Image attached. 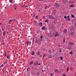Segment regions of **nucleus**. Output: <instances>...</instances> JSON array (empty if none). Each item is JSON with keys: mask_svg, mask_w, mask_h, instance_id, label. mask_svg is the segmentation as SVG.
Wrapping results in <instances>:
<instances>
[{"mask_svg": "<svg viewBox=\"0 0 76 76\" xmlns=\"http://www.w3.org/2000/svg\"><path fill=\"white\" fill-rule=\"evenodd\" d=\"M55 6L56 7H60V5L57 3H55L54 4Z\"/></svg>", "mask_w": 76, "mask_h": 76, "instance_id": "nucleus-1", "label": "nucleus"}, {"mask_svg": "<svg viewBox=\"0 0 76 76\" xmlns=\"http://www.w3.org/2000/svg\"><path fill=\"white\" fill-rule=\"evenodd\" d=\"M48 18L49 19H54V17L51 15H49Z\"/></svg>", "mask_w": 76, "mask_h": 76, "instance_id": "nucleus-2", "label": "nucleus"}, {"mask_svg": "<svg viewBox=\"0 0 76 76\" xmlns=\"http://www.w3.org/2000/svg\"><path fill=\"white\" fill-rule=\"evenodd\" d=\"M53 34H54V35L55 37H57V36H58V35H59L58 34V32L55 33H53Z\"/></svg>", "mask_w": 76, "mask_h": 76, "instance_id": "nucleus-3", "label": "nucleus"}, {"mask_svg": "<svg viewBox=\"0 0 76 76\" xmlns=\"http://www.w3.org/2000/svg\"><path fill=\"white\" fill-rule=\"evenodd\" d=\"M74 34H75V33L74 32H72L70 33V34H69V35H72V36H73Z\"/></svg>", "mask_w": 76, "mask_h": 76, "instance_id": "nucleus-4", "label": "nucleus"}, {"mask_svg": "<svg viewBox=\"0 0 76 76\" xmlns=\"http://www.w3.org/2000/svg\"><path fill=\"white\" fill-rule=\"evenodd\" d=\"M52 57V56L51 55H49L48 56V58H51Z\"/></svg>", "mask_w": 76, "mask_h": 76, "instance_id": "nucleus-5", "label": "nucleus"}, {"mask_svg": "<svg viewBox=\"0 0 76 76\" xmlns=\"http://www.w3.org/2000/svg\"><path fill=\"white\" fill-rule=\"evenodd\" d=\"M64 32L65 34H66L67 32V29H65L64 30Z\"/></svg>", "mask_w": 76, "mask_h": 76, "instance_id": "nucleus-6", "label": "nucleus"}, {"mask_svg": "<svg viewBox=\"0 0 76 76\" xmlns=\"http://www.w3.org/2000/svg\"><path fill=\"white\" fill-rule=\"evenodd\" d=\"M54 72H55V73H58V70L56 69L54 70Z\"/></svg>", "mask_w": 76, "mask_h": 76, "instance_id": "nucleus-7", "label": "nucleus"}, {"mask_svg": "<svg viewBox=\"0 0 76 76\" xmlns=\"http://www.w3.org/2000/svg\"><path fill=\"white\" fill-rule=\"evenodd\" d=\"M36 62H37V63L36 64H37L38 65V64L39 66L40 65H41V63H39L38 62V61L37 60L36 61Z\"/></svg>", "mask_w": 76, "mask_h": 76, "instance_id": "nucleus-8", "label": "nucleus"}, {"mask_svg": "<svg viewBox=\"0 0 76 76\" xmlns=\"http://www.w3.org/2000/svg\"><path fill=\"white\" fill-rule=\"evenodd\" d=\"M63 3H66L67 2V1L66 0H63Z\"/></svg>", "mask_w": 76, "mask_h": 76, "instance_id": "nucleus-9", "label": "nucleus"}, {"mask_svg": "<svg viewBox=\"0 0 76 76\" xmlns=\"http://www.w3.org/2000/svg\"><path fill=\"white\" fill-rule=\"evenodd\" d=\"M12 21H13V20L11 19L9 21V23H11Z\"/></svg>", "mask_w": 76, "mask_h": 76, "instance_id": "nucleus-10", "label": "nucleus"}, {"mask_svg": "<svg viewBox=\"0 0 76 76\" xmlns=\"http://www.w3.org/2000/svg\"><path fill=\"white\" fill-rule=\"evenodd\" d=\"M45 22H47V23H48V22H49V20H48L46 19V20L45 21Z\"/></svg>", "mask_w": 76, "mask_h": 76, "instance_id": "nucleus-11", "label": "nucleus"}, {"mask_svg": "<svg viewBox=\"0 0 76 76\" xmlns=\"http://www.w3.org/2000/svg\"><path fill=\"white\" fill-rule=\"evenodd\" d=\"M54 26V25L53 24H51L50 26V27L51 28H52V29H53V27Z\"/></svg>", "mask_w": 76, "mask_h": 76, "instance_id": "nucleus-12", "label": "nucleus"}, {"mask_svg": "<svg viewBox=\"0 0 76 76\" xmlns=\"http://www.w3.org/2000/svg\"><path fill=\"white\" fill-rule=\"evenodd\" d=\"M14 10H16V9H17V7L15 5L14 6Z\"/></svg>", "mask_w": 76, "mask_h": 76, "instance_id": "nucleus-13", "label": "nucleus"}, {"mask_svg": "<svg viewBox=\"0 0 76 76\" xmlns=\"http://www.w3.org/2000/svg\"><path fill=\"white\" fill-rule=\"evenodd\" d=\"M3 35L4 36H5V35H6V32H5V31H4L3 33Z\"/></svg>", "mask_w": 76, "mask_h": 76, "instance_id": "nucleus-14", "label": "nucleus"}, {"mask_svg": "<svg viewBox=\"0 0 76 76\" xmlns=\"http://www.w3.org/2000/svg\"><path fill=\"white\" fill-rule=\"evenodd\" d=\"M39 24L41 26H42V23L40 22L39 23Z\"/></svg>", "mask_w": 76, "mask_h": 76, "instance_id": "nucleus-15", "label": "nucleus"}, {"mask_svg": "<svg viewBox=\"0 0 76 76\" xmlns=\"http://www.w3.org/2000/svg\"><path fill=\"white\" fill-rule=\"evenodd\" d=\"M56 10L55 9L53 11V14L56 13Z\"/></svg>", "mask_w": 76, "mask_h": 76, "instance_id": "nucleus-16", "label": "nucleus"}, {"mask_svg": "<svg viewBox=\"0 0 76 76\" xmlns=\"http://www.w3.org/2000/svg\"><path fill=\"white\" fill-rule=\"evenodd\" d=\"M69 7H74V5L71 4V5H69Z\"/></svg>", "mask_w": 76, "mask_h": 76, "instance_id": "nucleus-17", "label": "nucleus"}, {"mask_svg": "<svg viewBox=\"0 0 76 76\" xmlns=\"http://www.w3.org/2000/svg\"><path fill=\"white\" fill-rule=\"evenodd\" d=\"M67 18L68 19L69 21H70V20L69 19L70 18L69 17V16H67Z\"/></svg>", "mask_w": 76, "mask_h": 76, "instance_id": "nucleus-18", "label": "nucleus"}, {"mask_svg": "<svg viewBox=\"0 0 76 76\" xmlns=\"http://www.w3.org/2000/svg\"><path fill=\"white\" fill-rule=\"evenodd\" d=\"M36 41H35V42L37 43H38V42L39 41V40H37V39H36Z\"/></svg>", "mask_w": 76, "mask_h": 76, "instance_id": "nucleus-19", "label": "nucleus"}, {"mask_svg": "<svg viewBox=\"0 0 76 76\" xmlns=\"http://www.w3.org/2000/svg\"><path fill=\"white\" fill-rule=\"evenodd\" d=\"M59 58H61V60H63V57H59Z\"/></svg>", "mask_w": 76, "mask_h": 76, "instance_id": "nucleus-20", "label": "nucleus"}, {"mask_svg": "<svg viewBox=\"0 0 76 76\" xmlns=\"http://www.w3.org/2000/svg\"><path fill=\"white\" fill-rule=\"evenodd\" d=\"M45 27H42V30H44L45 29Z\"/></svg>", "mask_w": 76, "mask_h": 76, "instance_id": "nucleus-21", "label": "nucleus"}, {"mask_svg": "<svg viewBox=\"0 0 76 76\" xmlns=\"http://www.w3.org/2000/svg\"><path fill=\"white\" fill-rule=\"evenodd\" d=\"M32 53L31 55H34L35 54V52H34V51H32Z\"/></svg>", "mask_w": 76, "mask_h": 76, "instance_id": "nucleus-22", "label": "nucleus"}, {"mask_svg": "<svg viewBox=\"0 0 76 76\" xmlns=\"http://www.w3.org/2000/svg\"><path fill=\"white\" fill-rule=\"evenodd\" d=\"M69 67H68L66 69V71L69 72Z\"/></svg>", "mask_w": 76, "mask_h": 76, "instance_id": "nucleus-23", "label": "nucleus"}, {"mask_svg": "<svg viewBox=\"0 0 76 76\" xmlns=\"http://www.w3.org/2000/svg\"><path fill=\"white\" fill-rule=\"evenodd\" d=\"M70 44L71 45H74V43H72V42H70Z\"/></svg>", "mask_w": 76, "mask_h": 76, "instance_id": "nucleus-24", "label": "nucleus"}, {"mask_svg": "<svg viewBox=\"0 0 76 76\" xmlns=\"http://www.w3.org/2000/svg\"><path fill=\"white\" fill-rule=\"evenodd\" d=\"M37 64L36 63H34V66H37Z\"/></svg>", "mask_w": 76, "mask_h": 76, "instance_id": "nucleus-25", "label": "nucleus"}, {"mask_svg": "<svg viewBox=\"0 0 76 76\" xmlns=\"http://www.w3.org/2000/svg\"><path fill=\"white\" fill-rule=\"evenodd\" d=\"M72 18H75V15H72Z\"/></svg>", "mask_w": 76, "mask_h": 76, "instance_id": "nucleus-26", "label": "nucleus"}, {"mask_svg": "<svg viewBox=\"0 0 76 76\" xmlns=\"http://www.w3.org/2000/svg\"><path fill=\"white\" fill-rule=\"evenodd\" d=\"M33 64V61H32L30 62V64Z\"/></svg>", "mask_w": 76, "mask_h": 76, "instance_id": "nucleus-27", "label": "nucleus"}, {"mask_svg": "<svg viewBox=\"0 0 76 76\" xmlns=\"http://www.w3.org/2000/svg\"><path fill=\"white\" fill-rule=\"evenodd\" d=\"M29 70H30V68H28L27 69V71H29Z\"/></svg>", "mask_w": 76, "mask_h": 76, "instance_id": "nucleus-28", "label": "nucleus"}, {"mask_svg": "<svg viewBox=\"0 0 76 76\" xmlns=\"http://www.w3.org/2000/svg\"><path fill=\"white\" fill-rule=\"evenodd\" d=\"M4 66V65L3 64H2L0 66V67H3Z\"/></svg>", "mask_w": 76, "mask_h": 76, "instance_id": "nucleus-29", "label": "nucleus"}, {"mask_svg": "<svg viewBox=\"0 0 76 76\" xmlns=\"http://www.w3.org/2000/svg\"><path fill=\"white\" fill-rule=\"evenodd\" d=\"M72 28H71V29H72V30H74V27L72 26Z\"/></svg>", "mask_w": 76, "mask_h": 76, "instance_id": "nucleus-30", "label": "nucleus"}, {"mask_svg": "<svg viewBox=\"0 0 76 76\" xmlns=\"http://www.w3.org/2000/svg\"><path fill=\"white\" fill-rule=\"evenodd\" d=\"M2 34V31H1V30H0V35H1V34Z\"/></svg>", "mask_w": 76, "mask_h": 76, "instance_id": "nucleus-31", "label": "nucleus"}, {"mask_svg": "<svg viewBox=\"0 0 76 76\" xmlns=\"http://www.w3.org/2000/svg\"><path fill=\"white\" fill-rule=\"evenodd\" d=\"M28 44L30 45V44H31V42L30 41H29V42H28Z\"/></svg>", "mask_w": 76, "mask_h": 76, "instance_id": "nucleus-32", "label": "nucleus"}, {"mask_svg": "<svg viewBox=\"0 0 76 76\" xmlns=\"http://www.w3.org/2000/svg\"><path fill=\"white\" fill-rule=\"evenodd\" d=\"M39 54H40V53L39 52V51L38 52H37V55H39Z\"/></svg>", "mask_w": 76, "mask_h": 76, "instance_id": "nucleus-33", "label": "nucleus"}, {"mask_svg": "<svg viewBox=\"0 0 76 76\" xmlns=\"http://www.w3.org/2000/svg\"><path fill=\"white\" fill-rule=\"evenodd\" d=\"M42 18H43V19H45V16H44Z\"/></svg>", "mask_w": 76, "mask_h": 76, "instance_id": "nucleus-34", "label": "nucleus"}, {"mask_svg": "<svg viewBox=\"0 0 76 76\" xmlns=\"http://www.w3.org/2000/svg\"><path fill=\"white\" fill-rule=\"evenodd\" d=\"M13 1V0H10V3H12Z\"/></svg>", "mask_w": 76, "mask_h": 76, "instance_id": "nucleus-35", "label": "nucleus"}, {"mask_svg": "<svg viewBox=\"0 0 76 76\" xmlns=\"http://www.w3.org/2000/svg\"><path fill=\"white\" fill-rule=\"evenodd\" d=\"M70 54H73V52H72V51H71V53H70Z\"/></svg>", "mask_w": 76, "mask_h": 76, "instance_id": "nucleus-36", "label": "nucleus"}, {"mask_svg": "<svg viewBox=\"0 0 76 76\" xmlns=\"http://www.w3.org/2000/svg\"><path fill=\"white\" fill-rule=\"evenodd\" d=\"M42 37H43L42 36H42H41V37H40V38H41V39H42Z\"/></svg>", "mask_w": 76, "mask_h": 76, "instance_id": "nucleus-37", "label": "nucleus"}, {"mask_svg": "<svg viewBox=\"0 0 76 76\" xmlns=\"http://www.w3.org/2000/svg\"><path fill=\"white\" fill-rule=\"evenodd\" d=\"M47 6H45V9H47Z\"/></svg>", "mask_w": 76, "mask_h": 76, "instance_id": "nucleus-38", "label": "nucleus"}, {"mask_svg": "<svg viewBox=\"0 0 76 76\" xmlns=\"http://www.w3.org/2000/svg\"><path fill=\"white\" fill-rule=\"evenodd\" d=\"M49 52H50V54H51V50H49Z\"/></svg>", "mask_w": 76, "mask_h": 76, "instance_id": "nucleus-39", "label": "nucleus"}, {"mask_svg": "<svg viewBox=\"0 0 76 76\" xmlns=\"http://www.w3.org/2000/svg\"><path fill=\"white\" fill-rule=\"evenodd\" d=\"M4 54L5 55V56H6V52H5V53Z\"/></svg>", "mask_w": 76, "mask_h": 76, "instance_id": "nucleus-40", "label": "nucleus"}, {"mask_svg": "<svg viewBox=\"0 0 76 76\" xmlns=\"http://www.w3.org/2000/svg\"><path fill=\"white\" fill-rule=\"evenodd\" d=\"M59 50H60L59 51V52H61V49L60 48L59 49Z\"/></svg>", "mask_w": 76, "mask_h": 76, "instance_id": "nucleus-41", "label": "nucleus"}, {"mask_svg": "<svg viewBox=\"0 0 76 76\" xmlns=\"http://www.w3.org/2000/svg\"><path fill=\"white\" fill-rule=\"evenodd\" d=\"M32 74H35V71H33L32 72Z\"/></svg>", "mask_w": 76, "mask_h": 76, "instance_id": "nucleus-42", "label": "nucleus"}, {"mask_svg": "<svg viewBox=\"0 0 76 76\" xmlns=\"http://www.w3.org/2000/svg\"><path fill=\"white\" fill-rule=\"evenodd\" d=\"M64 19H66V18H67V16H65L64 17Z\"/></svg>", "mask_w": 76, "mask_h": 76, "instance_id": "nucleus-43", "label": "nucleus"}, {"mask_svg": "<svg viewBox=\"0 0 76 76\" xmlns=\"http://www.w3.org/2000/svg\"><path fill=\"white\" fill-rule=\"evenodd\" d=\"M37 18H38V16H36L35 17V19H37Z\"/></svg>", "mask_w": 76, "mask_h": 76, "instance_id": "nucleus-44", "label": "nucleus"}, {"mask_svg": "<svg viewBox=\"0 0 76 76\" xmlns=\"http://www.w3.org/2000/svg\"><path fill=\"white\" fill-rule=\"evenodd\" d=\"M7 58H9V56H8V55H7Z\"/></svg>", "mask_w": 76, "mask_h": 76, "instance_id": "nucleus-45", "label": "nucleus"}, {"mask_svg": "<svg viewBox=\"0 0 76 76\" xmlns=\"http://www.w3.org/2000/svg\"><path fill=\"white\" fill-rule=\"evenodd\" d=\"M45 54H44L43 55V57H45Z\"/></svg>", "mask_w": 76, "mask_h": 76, "instance_id": "nucleus-46", "label": "nucleus"}, {"mask_svg": "<svg viewBox=\"0 0 76 76\" xmlns=\"http://www.w3.org/2000/svg\"><path fill=\"white\" fill-rule=\"evenodd\" d=\"M25 6V5H22V7H24Z\"/></svg>", "mask_w": 76, "mask_h": 76, "instance_id": "nucleus-47", "label": "nucleus"}, {"mask_svg": "<svg viewBox=\"0 0 76 76\" xmlns=\"http://www.w3.org/2000/svg\"><path fill=\"white\" fill-rule=\"evenodd\" d=\"M26 44H27V45H28V42H27Z\"/></svg>", "mask_w": 76, "mask_h": 76, "instance_id": "nucleus-48", "label": "nucleus"}, {"mask_svg": "<svg viewBox=\"0 0 76 76\" xmlns=\"http://www.w3.org/2000/svg\"><path fill=\"white\" fill-rule=\"evenodd\" d=\"M63 76H66V74H64L63 75Z\"/></svg>", "mask_w": 76, "mask_h": 76, "instance_id": "nucleus-49", "label": "nucleus"}, {"mask_svg": "<svg viewBox=\"0 0 76 76\" xmlns=\"http://www.w3.org/2000/svg\"><path fill=\"white\" fill-rule=\"evenodd\" d=\"M28 7V5H26V7Z\"/></svg>", "mask_w": 76, "mask_h": 76, "instance_id": "nucleus-50", "label": "nucleus"}, {"mask_svg": "<svg viewBox=\"0 0 76 76\" xmlns=\"http://www.w3.org/2000/svg\"><path fill=\"white\" fill-rule=\"evenodd\" d=\"M34 40H33V44H34Z\"/></svg>", "mask_w": 76, "mask_h": 76, "instance_id": "nucleus-51", "label": "nucleus"}, {"mask_svg": "<svg viewBox=\"0 0 76 76\" xmlns=\"http://www.w3.org/2000/svg\"><path fill=\"white\" fill-rule=\"evenodd\" d=\"M75 26H76V23H75Z\"/></svg>", "mask_w": 76, "mask_h": 76, "instance_id": "nucleus-52", "label": "nucleus"}, {"mask_svg": "<svg viewBox=\"0 0 76 76\" xmlns=\"http://www.w3.org/2000/svg\"><path fill=\"white\" fill-rule=\"evenodd\" d=\"M31 64H30L29 65V66L31 67Z\"/></svg>", "mask_w": 76, "mask_h": 76, "instance_id": "nucleus-53", "label": "nucleus"}, {"mask_svg": "<svg viewBox=\"0 0 76 76\" xmlns=\"http://www.w3.org/2000/svg\"><path fill=\"white\" fill-rule=\"evenodd\" d=\"M2 31H4V30L3 29V28H2Z\"/></svg>", "mask_w": 76, "mask_h": 76, "instance_id": "nucleus-54", "label": "nucleus"}, {"mask_svg": "<svg viewBox=\"0 0 76 76\" xmlns=\"http://www.w3.org/2000/svg\"><path fill=\"white\" fill-rule=\"evenodd\" d=\"M52 75H53V74H51L50 76H52Z\"/></svg>", "mask_w": 76, "mask_h": 76, "instance_id": "nucleus-55", "label": "nucleus"}, {"mask_svg": "<svg viewBox=\"0 0 76 76\" xmlns=\"http://www.w3.org/2000/svg\"><path fill=\"white\" fill-rule=\"evenodd\" d=\"M34 22L35 23H37V22H36V21H34Z\"/></svg>", "mask_w": 76, "mask_h": 76, "instance_id": "nucleus-56", "label": "nucleus"}, {"mask_svg": "<svg viewBox=\"0 0 76 76\" xmlns=\"http://www.w3.org/2000/svg\"><path fill=\"white\" fill-rule=\"evenodd\" d=\"M0 25H1V23H0Z\"/></svg>", "mask_w": 76, "mask_h": 76, "instance_id": "nucleus-57", "label": "nucleus"}, {"mask_svg": "<svg viewBox=\"0 0 76 76\" xmlns=\"http://www.w3.org/2000/svg\"><path fill=\"white\" fill-rule=\"evenodd\" d=\"M7 8L6 7H5V9H6V8Z\"/></svg>", "mask_w": 76, "mask_h": 76, "instance_id": "nucleus-58", "label": "nucleus"}, {"mask_svg": "<svg viewBox=\"0 0 76 76\" xmlns=\"http://www.w3.org/2000/svg\"><path fill=\"white\" fill-rule=\"evenodd\" d=\"M40 1H42V0H40Z\"/></svg>", "mask_w": 76, "mask_h": 76, "instance_id": "nucleus-59", "label": "nucleus"}, {"mask_svg": "<svg viewBox=\"0 0 76 76\" xmlns=\"http://www.w3.org/2000/svg\"><path fill=\"white\" fill-rule=\"evenodd\" d=\"M7 34H8V33H9V32L8 31V32H7Z\"/></svg>", "mask_w": 76, "mask_h": 76, "instance_id": "nucleus-60", "label": "nucleus"}, {"mask_svg": "<svg viewBox=\"0 0 76 76\" xmlns=\"http://www.w3.org/2000/svg\"><path fill=\"white\" fill-rule=\"evenodd\" d=\"M39 12H40V10H39Z\"/></svg>", "mask_w": 76, "mask_h": 76, "instance_id": "nucleus-61", "label": "nucleus"}, {"mask_svg": "<svg viewBox=\"0 0 76 76\" xmlns=\"http://www.w3.org/2000/svg\"><path fill=\"white\" fill-rule=\"evenodd\" d=\"M58 47H60V45H58Z\"/></svg>", "mask_w": 76, "mask_h": 76, "instance_id": "nucleus-62", "label": "nucleus"}, {"mask_svg": "<svg viewBox=\"0 0 76 76\" xmlns=\"http://www.w3.org/2000/svg\"><path fill=\"white\" fill-rule=\"evenodd\" d=\"M64 41L65 40V39H64Z\"/></svg>", "mask_w": 76, "mask_h": 76, "instance_id": "nucleus-63", "label": "nucleus"}, {"mask_svg": "<svg viewBox=\"0 0 76 76\" xmlns=\"http://www.w3.org/2000/svg\"><path fill=\"white\" fill-rule=\"evenodd\" d=\"M35 17V16H34V17Z\"/></svg>", "mask_w": 76, "mask_h": 76, "instance_id": "nucleus-64", "label": "nucleus"}]
</instances>
